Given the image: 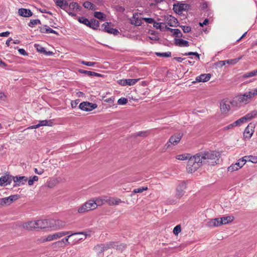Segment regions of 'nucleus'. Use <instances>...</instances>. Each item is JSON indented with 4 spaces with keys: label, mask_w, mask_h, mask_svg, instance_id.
Returning a JSON list of instances; mask_svg holds the SVG:
<instances>
[{
    "label": "nucleus",
    "mask_w": 257,
    "mask_h": 257,
    "mask_svg": "<svg viewBox=\"0 0 257 257\" xmlns=\"http://www.w3.org/2000/svg\"><path fill=\"white\" fill-rule=\"evenodd\" d=\"M198 154L202 163L212 166L218 163L220 157V154L218 152L212 151L200 152Z\"/></svg>",
    "instance_id": "nucleus-1"
},
{
    "label": "nucleus",
    "mask_w": 257,
    "mask_h": 257,
    "mask_svg": "<svg viewBox=\"0 0 257 257\" xmlns=\"http://www.w3.org/2000/svg\"><path fill=\"white\" fill-rule=\"evenodd\" d=\"M257 95V88L246 92L244 94H240L237 96V101L240 103L247 104L251 101L254 96Z\"/></svg>",
    "instance_id": "nucleus-2"
},
{
    "label": "nucleus",
    "mask_w": 257,
    "mask_h": 257,
    "mask_svg": "<svg viewBox=\"0 0 257 257\" xmlns=\"http://www.w3.org/2000/svg\"><path fill=\"white\" fill-rule=\"evenodd\" d=\"M96 208V205L94 202V200H90L79 207L77 209V211L79 213H84Z\"/></svg>",
    "instance_id": "nucleus-3"
},
{
    "label": "nucleus",
    "mask_w": 257,
    "mask_h": 257,
    "mask_svg": "<svg viewBox=\"0 0 257 257\" xmlns=\"http://www.w3.org/2000/svg\"><path fill=\"white\" fill-rule=\"evenodd\" d=\"M183 134L182 133L175 134L173 136H171L169 141L165 145V147L166 149H168L171 145L173 146L176 145L181 140L182 138Z\"/></svg>",
    "instance_id": "nucleus-4"
},
{
    "label": "nucleus",
    "mask_w": 257,
    "mask_h": 257,
    "mask_svg": "<svg viewBox=\"0 0 257 257\" xmlns=\"http://www.w3.org/2000/svg\"><path fill=\"white\" fill-rule=\"evenodd\" d=\"M97 105L95 103H92L89 102H82L79 105V108L83 111H89L93 110L97 107Z\"/></svg>",
    "instance_id": "nucleus-5"
},
{
    "label": "nucleus",
    "mask_w": 257,
    "mask_h": 257,
    "mask_svg": "<svg viewBox=\"0 0 257 257\" xmlns=\"http://www.w3.org/2000/svg\"><path fill=\"white\" fill-rule=\"evenodd\" d=\"M13 181L14 182V187L24 185L28 181V178L26 176H13Z\"/></svg>",
    "instance_id": "nucleus-6"
},
{
    "label": "nucleus",
    "mask_w": 257,
    "mask_h": 257,
    "mask_svg": "<svg viewBox=\"0 0 257 257\" xmlns=\"http://www.w3.org/2000/svg\"><path fill=\"white\" fill-rule=\"evenodd\" d=\"M70 234L69 235H68L66 237L62 239L60 241H58L55 242V243L56 244H62L63 243H64V244L68 243H69L68 242V239H69V237H71L72 235H76V234H82V235H84V238H80L79 239V240L85 239L86 238V236H87V234L86 233V232H83V231L78 232H75V233H72L70 231Z\"/></svg>",
    "instance_id": "nucleus-7"
},
{
    "label": "nucleus",
    "mask_w": 257,
    "mask_h": 257,
    "mask_svg": "<svg viewBox=\"0 0 257 257\" xmlns=\"http://www.w3.org/2000/svg\"><path fill=\"white\" fill-rule=\"evenodd\" d=\"M190 7V5L186 4H175L173 6V10L175 13L180 14L184 11L188 10Z\"/></svg>",
    "instance_id": "nucleus-8"
},
{
    "label": "nucleus",
    "mask_w": 257,
    "mask_h": 257,
    "mask_svg": "<svg viewBox=\"0 0 257 257\" xmlns=\"http://www.w3.org/2000/svg\"><path fill=\"white\" fill-rule=\"evenodd\" d=\"M70 231H63L57 232L53 234L49 235L45 239H44V241H51L53 240L56 239L58 238H60L62 236L69 234Z\"/></svg>",
    "instance_id": "nucleus-9"
},
{
    "label": "nucleus",
    "mask_w": 257,
    "mask_h": 257,
    "mask_svg": "<svg viewBox=\"0 0 257 257\" xmlns=\"http://www.w3.org/2000/svg\"><path fill=\"white\" fill-rule=\"evenodd\" d=\"M13 181V176L9 174H7L5 176L0 177V186H6L11 183Z\"/></svg>",
    "instance_id": "nucleus-10"
},
{
    "label": "nucleus",
    "mask_w": 257,
    "mask_h": 257,
    "mask_svg": "<svg viewBox=\"0 0 257 257\" xmlns=\"http://www.w3.org/2000/svg\"><path fill=\"white\" fill-rule=\"evenodd\" d=\"M254 128L255 124L252 122L250 123L244 130V137L245 138L250 139L254 132Z\"/></svg>",
    "instance_id": "nucleus-11"
},
{
    "label": "nucleus",
    "mask_w": 257,
    "mask_h": 257,
    "mask_svg": "<svg viewBox=\"0 0 257 257\" xmlns=\"http://www.w3.org/2000/svg\"><path fill=\"white\" fill-rule=\"evenodd\" d=\"M186 188V184L185 182L180 183L176 188V197L180 198L185 193V190Z\"/></svg>",
    "instance_id": "nucleus-12"
},
{
    "label": "nucleus",
    "mask_w": 257,
    "mask_h": 257,
    "mask_svg": "<svg viewBox=\"0 0 257 257\" xmlns=\"http://www.w3.org/2000/svg\"><path fill=\"white\" fill-rule=\"evenodd\" d=\"M102 26L104 27V31L109 34L117 35L119 33V32L117 29L111 27L110 23H105Z\"/></svg>",
    "instance_id": "nucleus-13"
},
{
    "label": "nucleus",
    "mask_w": 257,
    "mask_h": 257,
    "mask_svg": "<svg viewBox=\"0 0 257 257\" xmlns=\"http://www.w3.org/2000/svg\"><path fill=\"white\" fill-rule=\"evenodd\" d=\"M188 159L187 167H190L193 165L196 164V163H202L198 153L193 156H190Z\"/></svg>",
    "instance_id": "nucleus-14"
},
{
    "label": "nucleus",
    "mask_w": 257,
    "mask_h": 257,
    "mask_svg": "<svg viewBox=\"0 0 257 257\" xmlns=\"http://www.w3.org/2000/svg\"><path fill=\"white\" fill-rule=\"evenodd\" d=\"M130 23L132 25L136 26H140L142 25V20L139 18V14L135 13L133 17L130 19Z\"/></svg>",
    "instance_id": "nucleus-15"
},
{
    "label": "nucleus",
    "mask_w": 257,
    "mask_h": 257,
    "mask_svg": "<svg viewBox=\"0 0 257 257\" xmlns=\"http://www.w3.org/2000/svg\"><path fill=\"white\" fill-rule=\"evenodd\" d=\"M206 225L209 227L220 226L221 224L220 223V218H216L209 219L206 223Z\"/></svg>",
    "instance_id": "nucleus-16"
},
{
    "label": "nucleus",
    "mask_w": 257,
    "mask_h": 257,
    "mask_svg": "<svg viewBox=\"0 0 257 257\" xmlns=\"http://www.w3.org/2000/svg\"><path fill=\"white\" fill-rule=\"evenodd\" d=\"M19 15L24 17H30L33 15V13L29 9L21 8L18 10Z\"/></svg>",
    "instance_id": "nucleus-17"
},
{
    "label": "nucleus",
    "mask_w": 257,
    "mask_h": 257,
    "mask_svg": "<svg viewBox=\"0 0 257 257\" xmlns=\"http://www.w3.org/2000/svg\"><path fill=\"white\" fill-rule=\"evenodd\" d=\"M211 75L209 73L202 74L196 78V81L197 82H205L209 80Z\"/></svg>",
    "instance_id": "nucleus-18"
},
{
    "label": "nucleus",
    "mask_w": 257,
    "mask_h": 257,
    "mask_svg": "<svg viewBox=\"0 0 257 257\" xmlns=\"http://www.w3.org/2000/svg\"><path fill=\"white\" fill-rule=\"evenodd\" d=\"M36 224L37 228L42 229L49 227L48 220L47 219L36 220Z\"/></svg>",
    "instance_id": "nucleus-19"
},
{
    "label": "nucleus",
    "mask_w": 257,
    "mask_h": 257,
    "mask_svg": "<svg viewBox=\"0 0 257 257\" xmlns=\"http://www.w3.org/2000/svg\"><path fill=\"white\" fill-rule=\"evenodd\" d=\"M78 71L81 74L87 75L89 76L102 77V75L95 72L85 70L83 69H79Z\"/></svg>",
    "instance_id": "nucleus-20"
},
{
    "label": "nucleus",
    "mask_w": 257,
    "mask_h": 257,
    "mask_svg": "<svg viewBox=\"0 0 257 257\" xmlns=\"http://www.w3.org/2000/svg\"><path fill=\"white\" fill-rule=\"evenodd\" d=\"M23 227L24 228L28 230H31L33 228H37L36 221H30L25 222L23 224Z\"/></svg>",
    "instance_id": "nucleus-21"
},
{
    "label": "nucleus",
    "mask_w": 257,
    "mask_h": 257,
    "mask_svg": "<svg viewBox=\"0 0 257 257\" xmlns=\"http://www.w3.org/2000/svg\"><path fill=\"white\" fill-rule=\"evenodd\" d=\"M175 44L179 47H188L189 46V42L182 39H175Z\"/></svg>",
    "instance_id": "nucleus-22"
},
{
    "label": "nucleus",
    "mask_w": 257,
    "mask_h": 257,
    "mask_svg": "<svg viewBox=\"0 0 257 257\" xmlns=\"http://www.w3.org/2000/svg\"><path fill=\"white\" fill-rule=\"evenodd\" d=\"M139 79H127L124 80H121V85L123 86L125 85H135L138 81Z\"/></svg>",
    "instance_id": "nucleus-23"
},
{
    "label": "nucleus",
    "mask_w": 257,
    "mask_h": 257,
    "mask_svg": "<svg viewBox=\"0 0 257 257\" xmlns=\"http://www.w3.org/2000/svg\"><path fill=\"white\" fill-rule=\"evenodd\" d=\"M167 23L171 27H176L178 26V21L176 18L172 16H169L167 18Z\"/></svg>",
    "instance_id": "nucleus-24"
},
{
    "label": "nucleus",
    "mask_w": 257,
    "mask_h": 257,
    "mask_svg": "<svg viewBox=\"0 0 257 257\" xmlns=\"http://www.w3.org/2000/svg\"><path fill=\"white\" fill-rule=\"evenodd\" d=\"M40 31L42 33H46V34L53 33V34H55L57 35H59V34L58 32L54 31V30H53L52 29L50 28V27H49L48 26H47L46 25H45L44 27L41 28Z\"/></svg>",
    "instance_id": "nucleus-25"
},
{
    "label": "nucleus",
    "mask_w": 257,
    "mask_h": 257,
    "mask_svg": "<svg viewBox=\"0 0 257 257\" xmlns=\"http://www.w3.org/2000/svg\"><path fill=\"white\" fill-rule=\"evenodd\" d=\"M121 202L120 199L117 198H109L106 200V202H107L110 205H118Z\"/></svg>",
    "instance_id": "nucleus-26"
},
{
    "label": "nucleus",
    "mask_w": 257,
    "mask_h": 257,
    "mask_svg": "<svg viewBox=\"0 0 257 257\" xmlns=\"http://www.w3.org/2000/svg\"><path fill=\"white\" fill-rule=\"evenodd\" d=\"M220 109L223 113H226L230 109V105L223 100L220 102Z\"/></svg>",
    "instance_id": "nucleus-27"
},
{
    "label": "nucleus",
    "mask_w": 257,
    "mask_h": 257,
    "mask_svg": "<svg viewBox=\"0 0 257 257\" xmlns=\"http://www.w3.org/2000/svg\"><path fill=\"white\" fill-rule=\"evenodd\" d=\"M56 5L63 10L66 9L68 6V3L67 1L64 0H56Z\"/></svg>",
    "instance_id": "nucleus-28"
},
{
    "label": "nucleus",
    "mask_w": 257,
    "mask_h": 257,
    "mask_svg": "<svg viewBox=\"0 0 257 257\" xmlns=\"http://www.w3.org/2000/svg\"><path fill=\"white\" fill-rule=\"evenodd\" d=\"M246 121L250 120L257 117V110H253L244 116Z\"/></svg>",
    "instance_id": "nucleus-29"
},
{
    "label": "nucleus",
    "mask_w": 257,
    "mask_h": 257,
    "mask_svg": "<svg viewBox=\"0 0 257 257\" xmlns=\"http://www.w3.org/2000/svg\"><path fill=\"white\" fill-rule=\"evenodd\" d=\"M220 218V223L221 225L222 224H226L229 222H231L233 220V217L232 216H226Z\"/></svg>",
    "instance_id": "nucleus-30"
},
{
    "label": "nucleus",
    "mask_w": 257,
    "mask_h": 257,
    "mask_svg": "<svg viewBox=\"0 0 257 257\" xmlns=\"http://www.w3.org/2000/svg\"><path fill=\"white\" fill-rule=\"evenodd\" d=\"M203 163H196V164L193 165L190 167H186V169L188 172L192 173L196 171Z\"/></svg>",
    "instance_id": "nucleus-31"
},
{
    "label": "nucleus",
    "mask_w": 257,
    "mask_h": 257,
    "mask_svg": "<svg viewBox=\"0 0 257 257\" xmlns=\"http://www.w3.org/2000/svg\"><path fill=\"white\" fill-rule=\"evenodd\" d=\"M83 6L85 8L91 10H95L96 7V6L93 4L88 1L85 2L83 4Z\"/></svg>",
    "instance_id": "nucleus-32"
},
{
    "label": "nucleus",
    "mask_w": 257,
    "mask_h": 257,
    "mask_svg": "<svg viewBox=\"0 0 257 257\" xmlns=\"http://www.w3.org/2000/svg\"><path fill=\"white\" fill-rule=\"evenodd\" d=\"M102 250H103V251L105 250H107L110 248H114V246L113 245L115 246V243L110 242L106 244H101Z\"/></svg>",
    "instance_id": "nucleus-33"
},
{
    "label": "nucleus",
    "mask_w": 257,
    "mask_h": 257,
    "mask_svg": "<svg viewBox=\"0 0 257 257\" xmlns=\"http://www.w3.org/2000/svg\"><path fill=\"white\" fill-rule=\"evenodd\" d=\"M148 190V188L147 187H142L135 189L132 191L131 196H133V195L135 193H142L143 191H147Z\"/></svg>",
    "instance_id": "nucleus-34"
},
{
    "label": "nucleus",
    "mask_w": 257,
    "mask_h": 257,
    "mask_svg": "<svg viewBox=\"0 0 257 257\" xmlns=\"http://www.w3.org/2000/svg\"><path fill=\"white\" fill-rule=\"evenodd\" d=\"M99 27V22L95 19H91V26H90V28L96 30Z\"/></svg>",
    "instance_id": "nucleus-35"
},
{
    "label": "nucleus",
    "mask_w": 257,
    "mask_h": 257,
    "mask_svg": "<svg viewBox=\"0 0 257 257\" xmlns=\"http://www.w3.org/2000/svg\"><path fill=\"white\" fill-rule=\"evenodd\" d=\"M65 224V222L62 220H58L55 221V225L57 229L63 228Z\"/></svg>",
    "instance_id": "nucleus-36"
},
{
    "label": "nucleus",
    "mask_w": 257,
    "mask_h": 257,
    "mask_svg": "<svg viewBox=\"0 0 257 257\" xmlns=\"http://www.w3.org/2000/svg\"><path fill=\"white\" fill-rule=\"evenodd\" d=\"M241 58H242V56H240L237 58L225 60V62L226 64L234 65V64H235L236 63H237Z\"/></svg>",
    "instance_id": "nucleus-37"
},
{
    "label": "nucleus",
    "mask_w": 257,
    "mask_h": 257,
    "mask_svg": "<svg viewBox=\"0 0 257 257\" xmlns=\"http://www.w3.org/2000/svg\"><path fill=\"white\" fill-rule=\"evenodd\" d=\"M94 16L99 19V20H102V21H104V20L105 19V16L104 15V14L103 13H102V12H94Z\"/></svg>",
    "instance_id": "nucleus-38"
},
{
    "label": "nucleus",
    "mask_w": 257,
    "mask_h": 257,
    "mask_svg": "<svg viewBox=\"0 0 257 257\" xmlns=\"http://www.w3.org/2000/svg\"><path fill=\"white\" fill-rule=\"evenodd\" d=\"M171 32L173 33V36H174L176 38H181L183 36V35H182L181 32L179 29H172Z\"/></svg>",
    "instance_id": "nucleus-39"
},
{
    "label": "nucleus",
    "mask_w": 257,
    "mask_h": 257,
    "mask_svg": "<svg viewBox=\"0 0 257 257\" xmlns=\"http://www.w3.org/2000/svg\"><path fill=\"white\" fill-rule=\"evenodd\" d=\"M39 124L40 126H51L52 122L51 120H43L39 121Z\"/></svg>",
    "instance_id": "nucleus-40"
},
{
    "label": "nucleus",
    "mask_w": 257,
    "mask_h": 257,
    "mask_svg": "<svg viewBox=\"0 0 257 257\" xmlns=\"http://www.w3.org/2000/svg\"><path fill=\"white\" fill-rule=\"evenodd\" d=\"M245 159H246L247 161H250L253 163H257V156H248L244 157Z\"/></svg>",
    "instance_id": "nucleus-41"
},
{
    "label": "nucleus",
    "mask_w": 257,
    "mask_h": 257,
    "mask_svg": "<svg viewBox=\"0 0 257 257\" xmlns=\"http://www.w3.org/2000/svg\"><path fill=\"white\" fill-rule=\"evenodd\" d=\"M155 54L159 57H170L171 56V53L170 52H164V53H160V52H156Z\"/></svg>",
    "instance_id": "nucleus-42"
},
{
    "label": "nucleus",
    "mask_w": 257,
    "mask_h": 257,
    "mask_svg": "<svg viewBox=\"0 0 257 257\" xmlns=\"http://www.w3.org/2000/svg\"><path fill=\"white\" fill-rule=\"evenodd\" d=\"M246 121L245 119V117L243 116L235 121L234 122V124L235 125V126H239L240 125H241V124L243 123Z\"/></svg>",
    "instance_id": "nucleus-43"
},
{
    "label": "nucleus",
    "mask_w": 257,
    "mask_h": 257,
    "mask_svg": "<svg viewBox=\"0 0 257 257\" xmlns=\"http://www.w3.org/2000/svg\"><path fill=\"white\" fill-rule=\"evenodd\" d=\"M7 198L9 199L8 202L9 203V204H11L14 201L20 198V196L19 195H11Z\"/></svg>",
    "instance_id": "nucleus-44"
},
{
    "label": "nucleus",
    "mask_w": 257,
    "mask_h": 257,
    "mask_svg": "<svg viewBox=\"0 0 257 257\" xmlns=\"http://www.w3.org/2000/svg\"><path fill=\"white\" fill-rule=\"evenodd\" d=\"M34 47L36 49L37 51H38L43 54L45 52H46V50H45V48H44L43 47H42L41 45H40L39 44H35L34 45Z\"/></svg>",
    "instance_id": "nucleus-45"
},
{
    "label": "nucleus",
    "mask_w": 257,
    "mask_h": 257,
    "mask_svg": "<svg viewBox=\"0 0 257 257\" xmlns=\"http://www.w3.org/2000/svg\"><path fill=\"white\" fill-rule=\"evenodd\" d=\"M246 161V159H245L244 157L242 158V159L239 160L238 162L236 163V164L237 165V167H238V169H240L242 167H243V166L245 164Z\"/></svg>",
    "instance_id": "nucleus-46"
},
{
    "label": "nucleus",
    "mask_w": 257,
    "mask_h": 257,
    "mask_svg": "<svg viewBox=\"0 0 257 257\" xmlns=\"http://www.w3.org/2000/svg\"><path fill=\"white\" fill-rule=\"evenodd\" d=\"M40 24L41 21L39 19L31 20L30 23L28 24V26L30 27H33L35 25Z\"/></svg>",
    "instance_id": "nucleus-47"
},
{
    "label": "nucleus",
    "mask_w": 257,
    "mask_h": 257,
    "mask_svg": "<svg viewBox=\"0 0 257 257\" xmlns=\"http://www.w3.org/2000/svg\"><path fill=\"white\" fill-rule=\"evenodd\" d=\"M190 156V155L188 154H184V155H178L177 156L176 159L179 160L183 161V160H186L187 159H188Z\"/></svg>",
    "instance_id": "nucleus-48"
},
{
    "label": "nucleus",
    "mask_w": 257,
    "mask_h": 257,
    "mask_svg": "<svg viewBox=\"0 0 257 257\" xmlns=\"http://www.w3.org/2000/svg\"><path fill=\"white\" fill-rule=\"evenodd\" d=\"M69 6L70 9H72V10H74V9L80 10L81 8L80 6L77 3H73V2L69 4Z\"/></svg>",
    "instance_id": "nucleus-49"
},
{
    "label": "nucleus",
    "mask_w": 257,
    "mask_h": 257,
    "mask_svg": "<svg viewBox=\"0 0 257 257\" xmlns=\"http://www.w3.org/2000/svg\"><path fill=\"white\" fill-rule=\"evenodd\" d=\"M39 178L37 176H34L32 178H30L29 180H28V185L29 186H32L33 185L34 182L35 181H37Z\"/></svg>",
    "instance_id": "nucleus-50"
},
{
    "label": "nucleus",
    "mask_w": 257,
    "mask_h": 257,
    "mask_svg": "<svg viewBox=\"0 0 257 257\" xmlns=\"http://www.w3.org/2000/svg\"><path fill=\"white\" fill-rule=\"evenodd\" d=\"M106 199H102L100 198H97L95 200H94V202L96 205V207L98 206H100L102 205L104 202H106Z\"/></svg>",
    "instance_id": "nucleus-51"
},
{
    "label": "nucleus",
    "mask_w": 257,
    "mask_h": 257,
    "mask_svg": "<svg viewBox=\"0 0 257 257\" xmlns=\"http://www.w3.org/2000/svg\"><path fill=\"white\" fill-rule=\"evenodd\" d=\"M239 169H238V167H237V165L235 164H232L231 166H230L228 168V171L229 172H233V171H237Z\"/></svg>",
    "instance_id": "nucleus-52"
},
{
    "label": "nucleus",
    "mask_w": 257,
    "mask_h": 257,
    "mask_svg": "<svg viewBox=\"0 0 257 257\" xmlns=\"http://www.w3.org/2000/svg\"><path fill=\"white\" fill-rule=\"evenodd\" d=\"M8 198L7 197L0 198V206H4L5 205H10L8 202Z\"/></svg>",
    "instance_id": "nucleus-53"
},
{
    "label": "nucleus",
    "mask_w": 257,
    "mask_h": 257,
    "mask_svg": "<svg viewBox=\"0 0 257 257\" xmlns=\"http://www.w3.org/2000/svg\"><path fill=\"white\" fill-rule=\"evenodd\" d=\"M128 102L127 99L124 97H121L117 101V103L119 105H124Z\"/></svg>",
    "instance_id": "nucleus-54"
},
{
    "label": "nucleus",
    "mask_w": 257,
    "mask_h": 257,
    "mask_svg": "<svg viewBox=\"0 0 257 257\" xmlns=\"http://www.w3.org/2000/svg\"><path fill=\"white\" fill-rule=\"evenodd\" d=\"M181 231V228L180 225H176L173 229V233L175 235H178L179 233Z\"/></svg>",
    "instance_id": "nucleus-55"
},
{
    "label": "nucleus",
    "mask_w": 257,
    "mask_h": 257,
    "mask_svg": "<svg viewBox=\"0 0 257 257\" xmlns=\"http://www.w3.org/2000/svg\"><path fill=\"white\" fill-rule=\"evenodd\" d=\"M80 63L88 66H94L96 64L95 62H87L84 61H81Z\"/></svg>",
    "instance_id": "nucleus-56"
},
{
    "label": "nucleus",
    "mask_w": 257,
    "mask_h": 257,
    "mask_svg": "<svg viewBox=\"0 0 257 257\" xmlns=\"http://www.w3.org/2000/svg\"><path fill=\"white\" fill-rule=\"evenodd\" d=\"M94 249L98 253H102L103 252V250H102V245H101V244H97V245H96Z\"/></svg>",
    "instance_id": "nucleus-57"
},
{
    "label": "nucleus",
    "mask_w": 257,
    "mask_h": 257,
    "mask_svg": "<svg viewBox=\"0 0 257 257\" xmlns=\"http://www.w3.org/2000/svg\"><path fill=\"white\" fill-rule=\"evenodd\" d=\"M184 33H189L191 30V28L190 26H180Z\"/></svg>",
    "instance_id": "nucleus-58"
},
{
    "label": "nucleus",
    "mask_w": 257,
    "mask_h": 257,
    "mask_svg": "<svg viewBox=\"0 0 257 257\" xmlns=\"http://www.w3.org/2000/svg\"><path fill=\"white\" fill-rule=\"evenodd\" d=\"M226 64V63L225 62V60L224 61H219L216 63H214V65L216 67H222L223 66H224Z\"/></svg>",
    "instance_id": "nucleus-59"
},
{
    "label": "nucleus",
    "mask_w": 257,
    "mask_h": 257,
    "mask_svg": "<svg viewBox=\"0 0 257 257\" xmlns=\"http://www.w3.org/2000/svg\"><path fill=\"white\" fill-rule=\"evenodd\" d=\"M183 55L184 56H188V55H195L197 57V59L198 60H199L200 59V55L197 53V52H188V53H186L184 54H183Z\"/></svg>",
    "instance_id": "nucleus-60"
},
{
    "label": "nucleus",
    "mask_w": 257,
    "mask_h": 257,
    "mask_svg": "<svg viewBox=\"0 0 257 257\" xmlns=\"http://www.w3.org/2000/svg\"><path fill=\"white\" fill-rule=\"evenodd\" d=\"M148 135L147 132H139L135 134L136 137H146Z\"/></svg>",
    "instance_id": "nucleus-61"
},
{
    "label": "nucleus",
    "mask_w": 257,
    "mask_h": 257,
    "mask_svg": "<svg viewBox=\"0 0 257 257\" xmlns=\"http://www.w3.org/2000/svg\"><path fill=\"white\" fill-rule=\"evenodd\" d=\"M142 19L148 24H153L154 22V19L151 18H143Z\"/></svg>",
    "instance_id": "nucleus-62"
},
{
    "label": "nucleus",
    "mask_w": 257,
    "mask_h": 257,
    "mask_svg": "<svg viewBox=\"0 0 257 257\" xmlns=\"http://www.w3.org/2000/svg\"><path fill=\"white\" fill-rule=\"evenodd\" d=\"M114 246V248L118 250H122L125 247V245L123 244H120L119 245H118L115 243V246Z\"/></svg>",
    "instance_id": "nucleus-63"
},
{
    "label": "nucleus",
    "mask_w": 257,
    "mask_h": 257,
    "mask_svg": "<svg viewBox=\"0 0 257 257\" xmlns=\"http://www.w3.org/2000/svg\"><path fill=\"white\" fill-rule=\"evenodd\" d=\"M88 20V19L85 18H84L83 17H79L78 18V21L80 23H82V24H83L84 25L86 24V22H87Z\"/></svg>",
    "instance_id": "nucleus-64"
}]
</instances>
